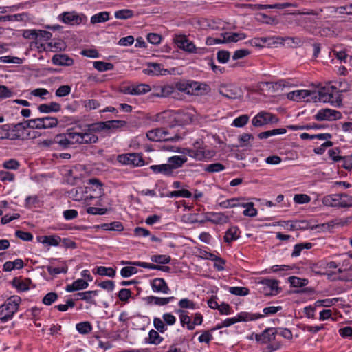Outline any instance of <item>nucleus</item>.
Segmentation results:
<instances>
[{"instance_id": "59", "label": "nucleus", "mask_w": 352, "mask_h": 352, "mask_svg": "<svg viewBox=\"0 0 352 352\" xmlns=\"http://www.w3.org/2000/svg\"><path fill=\"white\" fill-rule=\"evenodd\" d=\"M149 342L154 344H158L162 341L159 333L153 329L151 330L148 333Z\"/></svg>"}, {"instance_id": "44", "label": "nucleus", "mask_w": 352, "mask_h": 352, "mask_svg": "<svg viewBox=\"0 0 352 352\" xmlns=\"http://www.w3.org/2000/svg\"><path fill=\"white\" fill-rule=\"evenodd\" d=\"M95 273V272H94ZM96 273L100 276H107L109 277H114L116 275V271L111 267H106L100 266L96 268Z\"/></svg>"}, {"instance_id": "17", "label": "nucleus", "mask_w": 352, "mask_h": 352, "mask_svg": "<svg viewBox=\"0 0 352 352\" xmlns=\"http://www.w3.org/2000/svg\"><path fill=\"white\" fill-rule=\"evenodd\" d=\"M151 286L154 292L168 294L170 292V289L164 280L161 278H156L151 280Z\"/></svg>"}, {"instance_id": "18", "label": "nucleus", "mask_w": 352, "mask_h": 352, "mask_svg": "<svg viewBox=\"0 0 352 352\" xmlns=\"http://www.w3.org/2000/svg\"><path fill=\"white\" fill-rule=\"evenodd\" d=\"M188 161L186 155L182 154V155H174L170 157L167 160V163L170 167L171 171L173 173L174 170L179 168Z\"/></svg>"}, {"instance_id": "6", "label": "nucleus", "mask_w": 352, "mask_h": 352, "mask_svg": "<svg viewBox=\"0 0 352 352\" xmlns=\"http://www.w3.org/2000/svg\"><path fill=\"white\" fill-rule=\"evenodd\" d=\"M278 119L276 116L266 111H261L252 120V124L255 127H261L272 123H277Z\"/></svg>"}, {"instance_id": "53", "label": "nucleus", "mask_w": 352, "mask_h": 352, "mask_svg": "<svg viewBox=\"0 0 352 352\" xmlns=\"http://www.w3.org/2000/svg\"><path fill=\"white\" fill-rule=\"evenodd\" d=\"M82 104L87 111L96 109L100 107V102L94 99L85 100Z\"/></svg>"}, {"instance_id": "41", "label": "nucleus", "mask_w": 352, "mask_h": 352, "mask_svg": "<svg viewBox=\"0 0 352 352\" xmlns=\"http://www.w3.org/2000/svg\"><path fill=\"white\" fill-rule=\"evenodd\" d=\"M133 95L146 94L151 90V87L146 84L132 85Z\"/></svg>"}, {"instance_id": "55", "label": "nucleus", "mask_w": 352, "mask_h": 352, "mask_svg": "<svg viewBox=\"0 0 352 352\" xmlns=\"http://www.w3.org/2000/svg\"><path fill=\"white\" fill-rule=\"evenodd\" d=\"M244 199L243 197L232 198L220 203V206L225 208L236 207L238 206L239 201Z\"/></svg>"}, {"instance_id": "15", "label": "nucleus", "mask_w": 352, "mask_h": 352, "mask_svg": "<svg viewBox=\"0 0 352 352\" xmlns=\"http://www.w3.org/2000/svg\"><path fill=\"white\" fill-rule=\"evenodd\" d=\"M219 93L228 99H236L241 96L240 89L232 85L221 86L219 89Z\"/></svg>"}, {"instance_id": "23", "label": "nucleus", "mask_w": 352, "mask_h": 352, "mask_svg": "<svg viewBox=\"0 0 352 352\" xmlns=\"http://www.w3.org/2000/svg\"><path fill=\"white\" fill-rule=\"evenodd\" d=\"M92 125L89 126L87 131L80 133V144L96 143L98 140V136L93 133Z\"/></svg>"}, {"instance_id": "60", "label": "nucleus", "mask_w": 352, "mask_h": 352, "mask_svg": "<svg viewBox=\"0 0 352 352\" xmlns=\"http://www.w3.org/2000/svg\"><path fill=\"white\" fill-rule=\"evenodd\" d=\"M229 292L236 296H245L249 294V289L243 287H231L229 288Z\"/></svg>"}, {"instance_id": "37", "label": "nucleus", "mask_w": 352, "mask_h": 352, "mask_svg": "<svg viewBox=\"0 0 352 352\" xmlns=\"http://www.w3.org/2000/svg\"><path fill=\"white\" fill-rule=\"evenodd\" d=\"M286 133L285 129H276L272 130H269L267 131L261 132L258 135L259 139H266L272 135L284 134Z\"/></svg>"}, {"instance_id": "12", "label": "nucleus", "mask_w": 352, "mask_h": 352, "mask_svg": "<svg viewBox=\"0 0 352 352\" xmlns=\"http://www.w3.org/2000/svg\"><path fill=\"white\" fill-rule=\"evenodd\" d=\"M341 118L342 113L340 111L330 109H322L314 116V118L318 121H333Z\"/></svg>"}, {"instance_id": "16", "label": "nucleus", "mask_w": 352, "mask_h": 352, "mask_svg": "<svg viewBox=\"0 0 352 352\" xmlns=\"http://www.w3.org/2000/svg\"><path fill=\"white\" fill-rule=\"evenodd\" d=\"M223 36V39L216 38L214 40L215 43H230V42H237L239 40L244 39L246 36L244 33L240 32H234V33H228L225 32L221 34Z\"/></svg>"}, {"instance_id": "20", "label": "nucleus", "mask_w": 352, "mask_h": 352, "mask_svg": "<svg viewBox=\"0 0 352 352\" xmlns=\"http://www.w3.org/2000/svg\"><path fill=\"white\" fill-rule=\"evenodd\" d=\"M206 220L214 224H223L228 222L229 218L222 212H209L206 215Z\"/></svg>"}, {"instance_id": "64", "label": "nucleus", "mask_w": 352, "mask_h": 352, "mask_svg": "<svg viewBox=\"0 0 352 352\" xmlns=\"http://www.w3.org/2000/svg\"><path fill=\"white\" fill-rule=\"evenodd\" d=\"M248 120L249 116L248 115H242L234 120L233 125L236 127H243L248 123Z\"/></svg>"}, {"instance_id": "35", "label": "nucleus", "mask_w": 352, "mask_h": 352, "mask_svg": "<svg viewBox=\"0 0 352 352\" xmlns=\"http://www.w3.org/2000/svg\"><path fill=\"white\" fill-rule=\"evenodd\" d=\"M30 283V279H26L25 280H22L18 278H14L12 280V285L14 287H16L19 291L24 292L29 289V283Z\"/></svg>"}, {"instance_id": "42", "label": "nucleus", "mask_w": 352, "mask_h": 352, "mask_svg": "<svg viewBox=\"0 0 352 352\" xmlns=\"http://www.w3.org/2000/svg\"><path fill=\"white\" fill-rule=\"evenodd\" d=\"M94 67L99 72H105L112 70L114 66L111 63H107L103 61H95L94 62Z\"/></svg>"}, {"instance_id": "47", "label": "nucleus", "mask_w": 352, "mask_h": 352, "mask_svg": "<svg viewBox=\"0 0 352 352\" xmlns=\"http://www.w3.org/2000/svg\"><path fill=\"white\" fill-rule=\"evenodd\" d=\"M288 280L291 285L295 287L305 286L309 283L307 279L301 278L296 276H290Z\"/></svg>"}, {"instance_id": "4", "label": "nucleus", "mask_w": 352, "mask_h": 352, "mask_svg": "<svg viewBox=\"0 0 352 352\" xmlns=\"http://www.w3.org/2000/svg\"><path fill=\"white\" fill-rule=\"evenodd\" d=\"M168 135V131L162 128L150 130L146 133L148 139L153 142L177 141L179 139V137L177 135L173 137H170Z\"/></svg>"}, {"instance_id": "24", "label": "nucleus", "mask_w": 352, "mask_h": 352, "mask_svg": "<svg viewBox=\"0 0 352 352\" xmlns=\"http://www.w3.org/2000/svg\"><path fill=\"white\" fill-rule=\"evenodd\" d=\"M175 298L173 296L162 298L154 296H149L144 298L145 302L148 305H155L158 306H163L168 304Z\"/></svg>"}, {"instance_id": "27", "label": "nucleus", "mask_w": 352, "mask_h": 352, "mask_svg": "<svg viewBox=\"0 0 352 352\" xmlns=\"http://www.w3.org/2000/svg\"><path fill=\"white\" fill-rule=\"evenodd\" d=\"M89 184L92 185L91 192L92 198L100 197L103 195V189L102 188V183L98 179H91L89 180Z\"/></svg>"}, {"instance_id": "10", "label": "nucleus", "mask_w": 352, "mask_h": 352, "mask_svg": "<svg viewBox=\"0 0 352 352\" xmlns=\"http://www.w3.org/2000/svg\"><path fill=\"white\" fill-rule=\"evenodd\" d=\"M89 192H91V187H77L69 191V196L74 201H87L93 199L92 195H88Z\"/></svg>"}, {"instance_id": "57", "label": "nucleus", "mask_w": 352, "mask_h": 352, "mask_svg": "<svg viewBox=\"0 0 352 352\" xmlns=\"http://www.w3.org/2000/svg\"><path fill=\"white\" fill-rule=\"evenodd\" d=\"M45 267H46L47 272H49V274L52 275V276H55V275L58 274L60 273L66 274L67 272V270H68V267H67V265H65L62 267H53L50 266V265L46 266Z\"/></svg>"}, {"instance_id": "19", "label": "nucleus", "mask_w": 352, "mask_h": 352, "mask_svg": "<svg viewBox=\"0 0 352 352\" xmlns=\"http://www.w3.org/2000/svg\"><path fill=\"white\" fill-rule=\"evenodd\" d=\"M258 283L262 284L270 289V292H266L267 295H276L279 293L280 290L278 287V281L275 279L262 278L258 281Z\"/></svg>"}, {"instance_id": "25", "label": "nucleus", "mask_w": 352, "mask_h": 352, "mask_svg": "<svg viewBox=\"0 0 352 352\" xmlns=\"http://www.w3.org/2000/svg\"><path fill=\"white\" fill-rule=\"evenodd\" d=\"M317 96V98L318 100L322 101L323 102H330V103H337L340 105L342 102L340 97L336 98V100H334V95L333 93L325 92L324 90H320Z\"/></svg>"}, {"instance_id": "5", "label": "nucleus", "mask_w": 352, "mask_h": 352, "mask_svg": "<svg viewBox=\"0 0 352 352\" xmlns=\"http://www.w3.org/2000/svg\"><path fill=\"white\" fill-rule=\"evenodd\" d=\"M184 88L181 89L186 91L188 94L202 95L210 91V88L208 85L203 82L193 81L186 85H183Z\"/></svg>"}, {"instance_id": "1", "label": "nucleus", "mask_w": 352, "mask_h": 352, "mask_svg": "<svg viewBox=\"0 0 352 352\" xmlns=\"http://www.w3.org/2000/svg\"><path fill=\"white\" fill-rule=\"evenodd\" d=\"M195 149L190 148H181L176 146H163L164 150L173 151L184 155H186L195 159L196 160L202 161L209 159L212 157V154L209 150H205L204 148L200 147L199 142H196L194 144Z\"/></svg>"}, {"instance_id": "26", "label": "nucleus", "mask_w": 352, "mask_h": 352, "mask_svg": "<svg viewBox=\"0 0 352 352\" xmlns=\"http://www.w3.org/2000/svg\"><path fill=\"white\" fill-rule=\"evenodd\" d=\"M89 184L92 185L91 192L92 198L100 197L103 195V189L102 188V183L98 179H91L89 180Z\"/></svg>"}, {"instance_id": "56", "label": "nucleus", "mask_w": 352, "mask_h": 352, "mask_svg": "<svg viewBox=\"0 0 352 352\" xmlns=\"http://www.w3.org/2000/svg\"><path fill=\"white\" fill-rule=\"evenodd\" d=\"M25 122L28 128L36 129H43L41 118L25 120Z\"/></svg>"}, {"instance_id": "2", "label": "nucleus", "mask_w": 352, "mask_h": 352, "mask_svg": "<svg viewBox=\"0 0 352 352\" xmlns=\"http://www.w3.org/2000/svg\"><path fill=\"white\" fill-rule=\"evenodd\" d=\"M21 299L18 296L10 297L6 302L0 306V320L6 322L11 319L18 310Z\"/></svg>"}, {"instance_id": "61", "label": "nucleus", "mask_w": 352, "mask_h": 352, "mask_svg": "<svg viewBox=\"0 0 352 352\" xmlns=\"http://www.w3.org/2000/svg\"><path fill=\"white\" fill-rule=\"evenodd\" d=\"M57 299L58 294L56 292H50L43 297L42 302L45 305H51Z\"/></svg>"}, {"instance_id": "22", "label": "nucleus", "mask_w": 352, "mask_h": 352, "mask_svg": "<svg viewBox=\"0 0 352 352\" xmlns=\"http://www.w3.org/2000/svg\"><path fill=\"white\" fill-rule=\"evenodd\" d=\"M276 331L274 329L269 328L265 329L261 334H256V340L261 343L270 342L275 339Z\"/></svg>"}, {"instance_id": "49", "label": "nucleus", "mask_w": 352, "mask_h": 352, "mask_svg": "<svg viewBox=\"0 0 352 352\" xmlns=\"http://www.w3.org/2000/svg\"><path fill=\"white\" fill-rule=\"evenodd\" d=\"M160 72V64L158 63H148V67L144 69V73L148 75H158Z\"/></svg>"}, {"instance_id": "36", "label": "nucleus", "mask_w": 352, "mask_h": 352, "mask_svg": "<svg viewBox=\"0 0 352 352\" xmlns=\"http://www.w3.org/2000/svg\"><path fill=\"white\" fill-rule=\"evenodd\" d=\"M28 19L27 13L16 14L12 15L0 16L1 21H21Z\"/></svg>"}, {"instance_id": "9", "label": "nucleus", "mask_w": 352, "mask_h": 352, "mask_svg": "<svg viewBox=\"0 0 352 352\" xmlns=\"http://www.w3.org/2000/svg\"><path fill=\"white\" fill-rule=\"evenodd\" d=\"M309 96H311V100L314 102H316L317 95L316 91L309 90H296L287 94L288 99L296 102H299L302 100H305L306 102H310L311 100L307 98Z\"/></svg>"}, {"instance_id": "54", "label": "nucleus", "mask_w": 352, "mask_h": 352, "mask_svg": "<svg viewBox=\"0 0 352 352\" xmlns=\"http://www.w3.org/2000/svg\"><path fill=\"white\" fill-rule=\"evenodd\" d=\"M245 210L243 214L244 216L254 217L257 214V210L254 208V204L252 202H248L245 206H243Z\"/></svg>"}, {"instance_id": "30", "label": "nucleus", "mask_w": 352, "mask_h": 352, "mask_svg": "<svg viewBox=\"0 0 352 352\" xmlns=\"http://www.w3.org/2000/svg\"><path fill=\"white\" fill-rule=\"evenodd\" d=\"M150 168L154 173H162L167 176L173 175V172L171 171L170 167L168 163L160 165H152L150 166Z\"/></svg>"}, {"instance_id": "8", "label": "nucleus", "mask_w": 352, "mask_h": 352, "mask_svg": "<svg viewBox=\"0 0 352 352\" xmlns=\"http://www.w3.org/2000/svg\"><path fill=\"white\" fill-rule=\"evenodd\" d=\"M262 315L261 314H250L248 312H241L236 317L227 318L223 321V326L225 327H230L232 324H234L238 322H246V321H252L255 320L256 319L261 318Z\"/></svg>"}, {"instance_id": "50", "label": "nucleus", "mask_w": 352, "mask_h": 352, "mask_svg": "<svg viewBox=\"0 0 352 352\" xmlns=\"http://www.w3.org/2000/svg\"><path fill=\"white\" fill-rule=\"evenodd\" d=\"M67 135L70 146L74 144H80V133L74 132L72 130H68Z\"/></svg>"}, {"instance_id": "40", "label": "nucleus", "mask_w": 352, "mask_h": 352, "mask_svg": "<svg viewBox=\"0 0 352 352\" xmlns=\"http://www.w3.org/2000/svg\"><path fill=\"white\" fill-rule=\"evenodd\" d=\"M133 11L129 9H123L120 10L116 11L114 13V16L116 19H128L132 18L133 16Z\"/></svg>"}, {"instance_id": "39", "label": "nucleus", "mask_w": 352, "mask_h": 352, "mask_svg": "<svg viewBox=\"0 0 352 352\" xmlns=\"http://www.w3.org/2000/svg\"><path fill=\"white\" fill-rule=\"evenodd\" d=\"M43 244H47L49 245L57 246L60 241V238L58 236L51 235L45 236L42 237V240H39Z\"/></svg>"}, {"instance_id": "63", "label": "nucleus", "mask_w": 352, "mask_h": 352, "mask_svg": "<svg viewBox=\"0 0 352 352\" xmlns=\"http://www.w3.org/2000/svg\"><path fill=\"white\" fill-rule=\"evenodd\" d=\"M153 325L160 333H164L167 330V327L164 324V322L160 318H154Z\"/></svg>"}, {"instance_id": "14", "label": "nucleus", "mask_w": 352, "mask_h": 352, "mask_svg": "<svg viewBox=\"0 0 352 352\" xmlns=\"http://www.w3.org/2000/svg\"><path fill=\"white\" fill-rule=\"evenodd\" d=\"M25 124L26 122L24 121L15 124H10L11 126L10 131L14 133L12 135L10 134L9 139L16 140L25 138L28 135L25 133V130L28 129Z\"/></svg>"}, {"instance_id": "34", "label": "nucleus", "mask_w": 352, "mask_h": 352, "mask_svg": "<svg viewBox=\"0 0 352 352\" xmlns=\"http://www.w3.org/2000/svg\"><path fill=\"white\" fill-rule=\"evenodd\" d=\"M109 12L106 11L97 13L91 17L90 22L92 24L106 22L109 19Z\"/></svg>"}, {"instance_id": "43", "label": "nucleus", "mask_w": 352, "mask_h": 352, "mask_svg": "<svg viewBox=\"0 0 352 352\" xmlns=\"http://www.w3.org/2000/svg\"><path fill=\"white\" fill-rule=\"evenodd\" d=\"M324 127V125L319 124H315V123L309 124H307V125H301V126L289 125L287 126L288 129H292V130H304V129L309 130V129H323Z\"/></svg>"}, {"instance_id": "46", "label": "nucleus", "mask_w": 352, "mask_h": 352, "mask_svg": "<svg viewBox=\"0 0 352 352\" xmlns=\"http://www.w3.org/2000/svg\"><path fill=\"white\" fill-rule=\"evenodd\" d=\"M276 41H274V43H283L285 41H289L291 44H293L294 47L300 46L302 45V40L299 37H280L278 36L276 38Z\"/></svg>"}, {"instance_id": "48", "label": "nucleus", "mask_w": 352, "mask_h": 352, "mask_svg": "<svg viewBox=\"0 0 352 352\" xmlns=\"http://www.w3.org/2000/svg\"><path fill=\"white\" fill-rule=\"evenodd\" d=\"M178 312L180 313V321L182 325L184 326V324H187V328L189 330L194 329L193 324L191 322L190 316L186 314L185 311L182 309H179Z\"/></svg>"}, {"instance_id": "45", "label": "nucleus", "mask_w": 352, "mask_h": 352, "mask_svg": "<svg viewBox=\"0 0 352 352\" xmlns=\"http://www.w3.org/2000/svg\"><path fill=\"white\" fill-rule=\"evenodd\" d=\"M171 258L170 256L164 254H155L151 257V261L153 263L158 264H168L170 262Z\"/></svg>"}, {"instance_id": "7", "label": "nucleus", "mask_w": 352, "mask_h": 352, "mask_svg": "<svg viewBox=\"0 0 352 352\" xmlns=\"http://www.w3.org/2000/svg\"><path fill=\"white\" fill-rule=\"evenodd\" d=\"M119 163L133 166H142L144 164L142 155L139 153H126L119 155L117 157Z\"/></svg>"}, {"instance_id": "28", "label": "nucleus", "mask_w": 352, "mask_h": 352, "mask_svg": "<svg viewBox=\"0 0 352 352\" xmlns=\"http://www.w3.org/2000/svg\"><path fill=\"white\" fill-rule=\"evenodd\" d=\"M88 286L89 284L86 280L80 278L73 282L72 284L67 285L65 287V290L68 292H72L86 289Z\"/></svg>"}, {"instance_id": "38", "label": "nucleus", "mask_w": 352, "mask_h": 352, "mask_svg": "<svg viewBox=\"0 0 352 352\" xmlns=\"http://www.w3.org/2000/svg\"><path fill=\"white\" fill-rule=\"evenodd\" d=\"M43 129L54 128L58 125V119L55 117H43L41 118Z\"/></svg>"}, {"instance_id": "58", "label": "nucleus", "mask_w": 352, "mask_h": 352, "mask_svg": "<svg viewBox=\"0 0 352 352\" xmlns=\"http://www.w3.org/2000/svg\"><path fill=\"white\" fill-rule=\"evenodd\" d=\"M225 169V166L221 163H214L206 165L204 170L209 173H217Z\"/></svg>"}, {"instance_id": "51", "label": "nucleus", "mask_w": 352, "mask_h": 352, "mask_svg": "<svg viewBox=\"0 0 352 352\" xmlns=\"http://www.w3.org/2000/svg\"><path fill=\"white\" fill-rule=\"evenodd\" d=\"M312 247V244L311 243H301L296 244L294 248L292 256L293 257L298 256L300 254V252L304 249H310Z\"/></svg>"}, {"instance_id": "29", "label": "nucleus", "mask_w": 352, "mask_h": 352, "mask_svg": "<svg viewBox=\"0 0 352 352\" xmlns=\"http://www.w3.org/2000/svg\"><path fill=\"white\" fill-rule=\"evenodd\" d=\"M61 106L59 103L52 102L50 104H42L38 107L41 113H49L51 112H58L60 110Z\"/></svg>"}, {"instance_id": "32", "label": "nucleus", "mask_w": 352, "mask_h": 352, "mask_svg": "<svg viewBox=\"0 0 352 352\" xmlns=\"http://www.w3.org/2000/svg\"><path fill=\"white\" fill-rule=\"evenodd\" d=\"M178 116L184 124H190L195 120V114L188 110H179Z\"/></svg>"}, {"instance_id": "33", "label": "nucleus", "mask_w": 352, "mask_h": 352, "mask_svg": "<svg viewBox=\"0 0 352 352\" xmlns=\"http://www.w3.org/2000/svg\"><path fill=\"white\" fill-rule=\"evenodd\" d=\"M54 142L55 144H58L63 148H67L70 146L67 133L56 135L54 138Z\"/></svg>"}, {"instance_id": "21", "label": "nucleus", "mask_w": 352, "mask_h": 352, "mask_svg": "<svg viewBox=\"0 0 352 352\" xmlns=\"http://www.w3.org/2000/svg\"><path fill=\"white\" fill-rule=\"evenodd\" d=\"M52 62L54 65L60 66H71L74 64V60L65 54H54Z\"/></svg>"}, {"instance_id": "3", "label": "nucleus", "mask_w": 352, "mask_h": 352, "mask_svg": "<svg viewBox=\"0 0 352 352\" xmlns=\"http://www.w3.org/2000/svg\"><path fill=\"white\" fill-rule=\"evenodd\" d=\"M322 204L327 206L346 208L352 206V197L346 194H333L324 197Z\"/></svg>"}, {"instance_id": "62", "label": "nucleus", "mask_w": 352, "mask_h": 352, "mask_svg": "<svg viewBox=\"0 0 352 352\" xmlns=\"http://www.w3.org/2000/svg\"><path fill=\"white\" fill-rule=\"evenodd\" d=\"M138 272L137 268L133 266H127L123 267L120 271V274L124 278H128Z\"/></svg>"}, {"instance_id": "52", "label": "nucleus", "mask_w": 352, "mask_h": 352, "mask_svg": "<svg viewBox=\"0 0 352 352\" xmlns=\"http://www.w3.org/2000/svg\"><path fill=\"white\" fill-rule=\"evenodd\" d=\"M76 330L81 334H87L92 329L91 324L89 322H82L76 325Z\"/></svg>"}, {"instance_id": "31", "label": "nucleus", "mask_w": 352, "mask_h": 352, "mask_svg": "<svg viewBox=\"0 0 352 352\" xmlns=\"http://www.w3.org/2000/svg\"><path fill=\"white\" fill-rule=\"evenodd\" d=\"M239 237V228L236 226H232L226 231L224 236V240L227 243H230L236 240Z\"/></svg>"}, {"instance_id": "13", "label": "nucleus", "mask_w": 352, "mask_h": 352, "mask_svg": "<svg viewBox=\"0 0 352 352\" xmlns=\"http://www.w3.org/2000/svg\"><path fill=\"white\" fill-rule=\"evenodd\" d=\"M177 46L188 52H194L196 50L195 44L188 39L185 35H176L173 38Z\"/></svg>"}, {"instance_id": "11", "label": "nucleus", "mask_w": 352, "mask_h": 352, "mask_svg": "<svg viewBox=\"0 0 352 352\" xmlns=\"http://www.w3.org/2000/svg\"><path fill=\"white\" fill-rule=\"evenodd\" d=\"M83 14H79L75 11L65 12L58 16V19L65 24L71 25H79L82 21Z\"/></svg>"}]
</instances>
